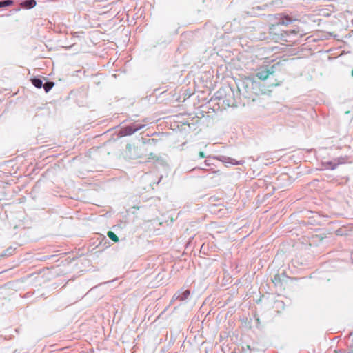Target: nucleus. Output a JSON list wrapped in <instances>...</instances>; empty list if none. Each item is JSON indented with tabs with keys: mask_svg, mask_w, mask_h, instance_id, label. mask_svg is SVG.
Masks as SVG:
<instances>
[{
	"mask_svg": "<svg viewBox=\"0 0 353 353\" xmlns=\"http://www.w3.org/2000/svg\"><path fill=\"white\" fill-rule=\"evenodd\" d=\"M257 83L250 78H244L238 83L239 92L247 98H252Z\"/></svg>",
	"mask_w": 353,
	"mask_h": 353,
	"instance_id": "obj_1",
	"label": "nucleus"
},
{
	"mask_svg": "<svg viewBox=\"0 0 353 353\" xmlns=\"http://www.w3.org/2000/svg\"><path fill=\"white\" fill-rule=\"evenodd\" d=\"M143 125H134L132 126H128L125 128L123 130L121 131V134L122 136H128L134 134L138 130H141Z\"/></svg>",
	"mask_w": 353,
	"mask_h": 353,
	"instance_id": "obj_2",
	"label": "nucleus"
},
{
	"mask_svg": "<svg viewBox=\"0 0 353 353\" xmlns=\"http://www.w3.org/2000/svg\"><path fill=\"white\" fill-rule=\"evenodd\" d=\"M190 294V292L189 290H184L183 292H179L176 293L174 296L179 301H184L187 299Z\"/></svg>",
	"mask_w": 353,
	"mask_h": 353,
	"instance_id": "obj_3",
	"label": "nucleus"
},
{
	"mask_svg": "<svg viewBox=\"0 0 353 353\" xmlns=\"http://www.w3.org/2000/svg\"><path fill=\"white\" fill-rule=\"evenodd\" d=\"M270 74V73L269 70H261L257 72L256 76L259 79H260L261 80H265L266 79L268 78Z\"/></svg>",
	"mask_w": 353,
	"mask_h": 353,
	"instance_id": "obj_4",
	"label": "nucleus"
},
{
	"mask_svg": "<svg viewBox=\"0 0 353 353\" xmlns=\"http://www.w3.org/2000/svg\"><path fill=\"white\" fill-rule=\"evenodd\" d=\"M36 4L37 3L35 0H26L21 3L22 6L27 8H32L36 6Z\"/></svg>",
	"mask_w": 353,
	"mask_h": 353,
	"instance_id": "obj_5",
	"label": "nucleus"
},
{
	"mask_svg": "<svg viewBox=\"0 0 353 353\" xmlns=\"http://www.w3.org/2000/svg\"><path fill=\"white\" fill-rule=\"evenodd\" d=\"M32 83L37 88H41L43 86V81L39 79H32Z\"/></svg>",
	"mask_w": 353,
	"mask_h": 353,
	"instance_id": "obj_6",
	"label": "nucleus"
},
{
	"mask_svg": "<svg viewBox=\"0 0 353 353\" xmlns=\"http://www.w3.org/2000/svg\"><path fill=\"white\" fill-rule=\"evenodd\" d=\"M107 235L111 240L114 241V242L119 241V238L113 232H108Z\"/></svg>",
	"mask_w": 353,
	"mask_h": 353,
	"instance_id": "obj_7",
	"label": "nucleus"
},
{
	"mask_svg": "<svg viewBox=\"0 0 353 353\" xmlns=\"http://www.w3.org/2000/svg\"><path fill=\"white\" fill-rule=\"evenodd\" d=\"M53 86H54L53 83L48 82L43 85V88H44L46 92H48L52 88Z\"/></svg>",
	"mask_w": 353,
	"mask_h": 353,
	"instance_id": "obj_8",
	"label": "nucleus"
},
{
	"mask_svg": "<svg viewBox=\"0 0 353 353\" xmlns=\"http://www.w3.org/2000/svg\"><path fill=\"white\" fill-rule=\"evenodd\" d=\"M13 3V1L12 0H5L0 1V8L3 6H11Z\"/></svg>",
	"mask_w": 353,
	"mask_h": 353,
	"instance_id": "obj_9",
	"label": "nucleus"
},
{
	"mask_svg": "<svg viewBox=\"0 0 353 353\" xmlns=\"http://www.w3.org/2000/svg\"><path fill=\"white\" fill-rule=\"evenodd\" d=\"M228 160L230 161H225V163H230L232 165H239V164H241L240 162L236 161V160H234V159H228Z\"/></svg>",
	"mask_w": 353,
	"mask_h": 353,
	"instance_id": "obj_10",
	"label": "nucleus"
},
{
	"mask_svg": "<svg viewBox=\"0 0 353 353\" xmlns=\"http://www.w3.org/2000/svg\"><path fill=\"white\" fill-rule=\"evenodd\" d=\"M199 157H200L201 158H204V157H205V154H204V153H203V152H199Z\"/></svg>",
	"mask_w": 353,
	"mask_h": 353,
	"instance_id": "obj_11",
	"label": "nucleus"
},
{
	"mask_svg": "<svg viewBox=\"0 0 353 353\" xmlns=\"http://www.w3.org/2000/svg\"><path fill=\"white\" fill-rule=\"evenodd\" d=\"M352 76H353V70H352Z\"/></svg>",
	"mask_w": 353,
	"mask_h": 353,
	"instance_id": "obj_12",
	"label": "nucleus"
}]
</instances>
